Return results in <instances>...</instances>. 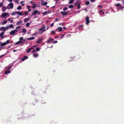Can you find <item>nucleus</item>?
Wrapping results in <instances>:
<instances>
[{"label": "nucleus", "mask_w": 124, "mask_h": 124, "mask_svg": "<svg viewBox=\"0 0 124 124\" xmlns=\"http://www.w3.org/2000/svg\"><path fill=\"white\" fill-rule=\"evenodd\" d=\"M98 6L100 8H102L103 7L102 5H98Z\"/></svg>", "instance_id": "58836bf2"}, {"label": "nucleus", "mask_w": 124, "mask_h": 124, "mask_svg": "<svg viewBox=\"0 0 124 124\" xmlns=\"http://www.w3.org/2000/svg\"><path fill=\"white\" fill-rule=\"evenodd\" d=\"M8 1H9L10 2H11L12 1V0H8Z\"/></svg>", "instance_id": "e2e57ef3"}, {"label": "nucleus", "mask_w": 124, "mask_h": 124, "mask_svg": "<svg viewBox=\"0 0 124 124\" xmlns=\"http://www.w3.org/2000/svg\"><path fill=\"white\" fill-rule=\"evenodd\" d=\"M10 73V71L9 70H8V71H5V73L6 74H7L8 73Z\"/></svg>", "instance_id": "5701e85b"}, {"label": "nucleus", "mask_w": 124, "mask_h": 124, "mask_svg": "<svg viewBox=\"0 0 124 124\" xmlns=\"http://www.w3.org/2000/svg\"><path fill=\"white\" fill-rule=\"evenodd\" d=\"M31 11V9H29L28 11V12H29L30 11Z\"/></svg>", "instance_id": "bf43d9fd"}, {"label": "nucleus", "mask_w": 124, "mask_h": 124, "mask_svg": "<svg viewBox=\"0 0 124 124\" xmlns=\"http://www.w3.org/2000/svg\"><path fill=\"white\" fill-rule=\"evenodd\" d=\"M38 54H33V56L35 57H37Z\"/></svg>", "instance_id": "b1692460"}, {"label": "nucleus", "mask_w": 124, "mask_h": 124, "mask_svg": "<svg viewBox=\"0 0 124 124\" xmlns=\"http://www.w3.org/2000/svg\"><path fill=\"white\" fill-rule=\"evenodd\" d=\"M9 42V40H7L6 42H4V43H1V46H4L6 45Z\"/></svg>", "instance_id": "39448f33"}, {"label": "nucleus", "mask_w": 124, "mask_h": 124, "mask_svg": "<svg viewBox=\"0 0 124 124\" xmlns=\"http://www.w3.org/2000/svg\"><path fill=\"white\" fill-rule=\"evenodd\" d=\"M30 25V23H28L26 24V26L28 27Z\"/></svg>", "instance_id": "f704fd0d"}, {"label": "nucleus", "mask_w": 124, "mask_h": 124, "mask_svg": "<svg viewBox=\"0 0 124 124\" xmlns=\"http://www.w3.org/2000/svg\"><path fill=\"white\" fill-rule=\"evenodd\" d=\"M17 50H13V51L14 52H15Z\"/></svg>", "instance_id": "69168bd1"}, {"label": "nucleus", "mask_w": 124, "mask_h": 124, "mask_svg": "<svg viewBox=\"0 0 124 124\" xmlns=\"http://www.w3.org/2000/svg\"><path fill=\"white\" fill-rule=\"evenodd\" d=\"M9 28V26H7L6 27H5V30H7Z\"/></svg>", "instance_id": "ea45409f"}, {"label": "nucleus", "mask_w": 124, "mask_h": 124, "mask_svg": "<svg viewBox=\"0 0 124 124\" xmlns=\"http://www.w3.org/2000/svg\"><path fill=\"white\" fill-rule=\"evenodd\" d=\"M46 27L45 25H43L40 29H39L38 33L40 34H41L45 31H46V30L45 29Z\"/></svg>", "instance_id": "f03ea898"}, {"label": "nucleus", "mask_w": 124, "mask_h": 124, "mask_svg": "<svg viewBox=\"0 0 124 124\" xmlns=\"http://www.w3.org/2000/svg\"><path fill=\"white\" fill-rule=\"evenodd\" d=\"M86 24H88L90 23V21L89 20V17L88 16H87L86 18Z\"/></svg>", "instance_id": "0eeeda50"}, {"label": "nucleus", "mask_w": 124, "mask_h": 124, "mask_svg": "<svg viewBox=\"0 0 124 124\" xmlns=\"http://www.w3.org/2000/svg\"><path fill=\"white\" fill-rule=\"evenodd\" d=\"M13 7V4L12 3H9L8 5V8L9 9H12Z\"/></svg>", "instance_id": "20e7f679"}, {"label": "nucleus", "mask_w": 124, "mask_h": 124, "mask_svg": "<svg viewBox=\"0 0 124 124\" xmlns=\"http://www.w3.org/2000/svg\"><path fill=\"white\" fill-rule=\"evenodd\" d=\"M57 41H55L54 42V43H56L57 42Z\"/></svg>", "instance_id": "5fc2aeb1"}, {"label": "nucleus", "mask_w": 124, "mask_h": 124, "mask_svg": "<svg viewBox=\"0 0 124 124\" xmlns=\"http://www.w3.org/2000/svg\"><path fill=\"white\" fill-rule=\"evenodd\" d=\"M35 50H34L33 51H32L31 52L32 53H33V52H35Z\"/></svg>", "instance_id": "13d9d810"}, {"label": "nucleus", "mask_w": 124, "mask_h": 124, "mask_svg": "<svg viewBox=\"0 0 124 124\" xmlns=\"http://www.w3.org/2000/svg\"><path fill=\"white\" fill-rule=\"evenodd\" d=\"M61 13L63 16L67 15L68 14L67 12H64L62 11L61 12Z\"/></svg>", "instance_id": "1a4fd4ad"}, {"label": "nucleus", "mask_w": 124, "mask_h": 124, "mask_svg": "<svg viewBox=\"0 0 124 124\" xmlns=\"http://www.w3.org/2000/svg\"><path fill=\"white\" fill-rule=\"evenodd\" d=\"M23 38L22 37H21L19 39L20 41H21V40L23 39Z\"/></svg>", "instance_id": "a18cd8bd"}, {"label": "nucleus", "mask_w": 124, "mask_h": 124, "mask_svg": "<svg viewBox=\"0 0 124 124\" xmlns=\"http://www.w3.org/2000/svg\"><path fill=\"white\" fill-rule=\"evenodd\" d=\"M28 57L26 56H24L23 58L21 59L22 61H23L26 59H27L28 58Z\"/></svg>", "instance_id": "ddd939ff"}, {"label": "nucleus", "mask_w": 124, "mask_h": 124, "mask_svg": "<svg viewBox=\"0 0 124 124\" xmlns=\"http://www.w3.org/2000/svg\"><path fill=\"white\" fill-rule=\"evenodd\" d=\"M4 32H2L0 34V37H1V38H3L4 37L3 36V35L4 34Z\"/></svg>", "instance_id": "4468645a"}, {"label": "nucleus", "mask_w": 124, "mask_h": 124, "mask_svg": "<svg viewBox=\"0 0 124 124\" xmlns=\"http://www.w3.org/2000/svg\"><path fill=\"white\" fill-rule=\"evenodd\" d=\"M90 2L89 1H87V2L85 3V4L86 5H88L90 4Z\"/></svg>", "instance_id": "c756f323"}, {"label": "nucleus", "mask_w": 124, "mask_h": 124, "mask_svg": "<svg viewBox=\"0 0 124 124\" xmlns=\"http://www.w3.org/2000/svg\"><path fill=\"white\" fill-rule=\"evenodd\" d=\"M38 14V15L40 14V12L38 10H35L32 13L31 15V16L33 15H35L36 14Z\"/></svg>", "instance_id": "7ed1b4c3"}, {"label": "nucleus", "mask_w": 124, "mask_h": 124, "mask_svg": "<svg viewBox=\"0 0 124 124\" xmlns=\"http://www.w3.org/2000/svg\"><path fill=\"white\" fill-rule=\"evenodd\" d=\"M58 20V19H56L55 20V22L57 21Z\"/></svg>", "instance_id": "052dcab7"}, {"label": "nucleus", "mask_w": 124, "mask_h": 124, "mask_svg": "<svg viewBox=\"0 0 124 124\" xmlns=\"http://www.w3.org/2000/svg\"><path fill=\"white\" fill-rule=\"evenodd\" d=\"M47 2H44V3H43L42 4V5L45 6V5H47Z\"/></svg>", "instance_id": "4c0bfd02"}, {"label": "nucleus", "mask_w": 124, "mask_h": 124, "mask_svg": "<svg viewBox=\"0 0 124 124\" xmlns=\"http://www.w3.org/2000/svg\"><path fill=\"white\" fill-rule=\"evenodd\" d=\"M42 38H39L37 40L36 43H39L42 40Z\"/></svg>", "instance_id": "9b49d317"}, {"label": "nucleus", "mask_w": 124, "mask_h": 124, "mask_svg": "<svg viewBox=\"0 0 124 124\" xmlns=\"http://www.w3.org/2000/svg\"><path fill=\"white\" fill-rule=\"evenodd\" d=\"M23 43L22 42V41H18L17 42L16 44V45H17L19 44L20 43Z\"/></svg>", "instance_id": "4be33fe9"}, {"label": "nucleus", "mask_w": 124, "mask_h": 124, "mask_svg": "<svg viewBox=\"0 0 124 124\" xmlns=\"http://www.w3.org/2000/svg\"><path fill=\"white\" fill-rule=\"evenodd\" d=\"M24 13L26 15H27L28 14V13L27 12H25Z\"/></svg>", "instance_id": "6e6d98bb"}, {"label": "nucleus", "mask_w": 124, "mask_h": 124, "mask_svg": "<svg viewBox=\"0 0 124 124\" xmlns=\"http://www.w3.org/2000/svg\"><path fill=\"white\" fill-rule=\"evenodd\" d=\"M14 1L16 3H18V0H14Z\"/></svg>", "instance_id": "c03bdc74"}, {"label": "nucleus", "mask_w": 124, "mask_h": 124, "mask_svg": "<svg viewBox=\"0 0 124 124\" xmlns=\"http://www.w3.org/2000/svg\"><path fill=\"white\" fill-rule=\"evenodd\" d=\"M5 30V27H1L0 28V30L1 31H3V30Z\"/></svg>", "instance_id": "a878e982"}, {"label": "nucleus", "mask_w": 124, "mask_h": 124, "mask_svg": "<svg viewBox=\"0 0 124 124\" xmlns=\"http://www.w3.org/2000/svg\"><path fill=\"white\" fill-rule=\"evenodd\" d=\"M22 22V21H20L17 22L16 23V25H19Z\"/></svg>", "instance_id": "6ab92c4d"}, {"label": "nucleus", "mask_w": 124, "mask_h": 124, "mask_svg": "<svg viewBox=\"0 0 124 124\" xmlns=\"http://www.w3.org/2000/svg\"><path fill=\"white\" fill-rule=\"evenodd\" d=\"M35 38L34 37H30L29 38H28L27 39V40H31L34 39H35Z\"/></svg>", "instance_id": "aec40b11"}, {"label": "nucleus", "mask_w": 124, "mask_h": 124, "mask_svg": "<svg viewBox=\"0 0 124 124\" xmlns=\"http://www.w3.org/2000/svg\"><path fill=\"white\" fill-rule=\"evenodd\" d=\"M16 14V12H14L11 13V15H15Z\"/></svg>", "instance_id": "2f4dec72"}, {"label": "nucleus", "mask_w": 124, "mask_h": 124, "mask_svg": "<svg viewBox=\"0 0 124 124\" xmlns=\"http://www.w3.org/2000/svg\"><path fill=\"white\" fill-rule=\"evenodd\" d=\"M51 40H53V39H49L47 40V43H49L51 41Z\"/></svg>", "instance_id": "473e14b6"}, {"label": "nucleus", "mask_w": 124, "mask_h": 124, "mask_svg": "<svg viewBox=\"0 0 124 124\" xmlns=\"http://www.w3.org/2000/svg\"><path fill=\"white\" fill-rule=\"evenodd\" d=\"M33 48H34V47H31V48H29L28 49V51L27 52V53H29L30 52V51L31 50H32V49H33Z\"/></svg>", "instance_id": "2eb2a0df"}, {"label": "nucleus", "mask_w": 124, "mask_h": 124, "mask_svg": "<svg viewBox=\"0 0 124 124\" xmlns=\"http://www.w3.org/2000/svg\"><path fill=\"white\" fill-rule=\"evenodd\" d=\"M21 5L22 6H23L24 5V4H22Z\"/></svg>", "instance_id": "338daca9"}, {"label": "nucleus", "mask_w": 124, "mask_h": 124, "mask_svg": "<svg viewBox=\"0 0 124 124\" xmlns=\"http://www.w3.org/2000/svg\"><path fill=\"white\" fill-rule=\"evenodd\" d=\"M27 8H30V6H28V7H27Z\"/></svg>", "instance_id": "774afa93"}, {"label": "nucleus", "mask_w": 124, "mask_h": 124, "mask_svg": "<svg viewBox=\"0 0 124 124\" xmlns=\"http://www.w3.org/2000/svg\"><path fill=\"white\" fill-rule=\"evenodd\" d=\"M36 6V4H34V5L33 6L32 8L33 9H34L35 8V7Z\"/></svg>", "instance_id": "a19ab883"}, {"label": "nucleus", "mask_w": 124, "mask_h": 124, "mask_svg": "<svg viewBox=\"0 0 124 124\" xmlns=\"http://www.w3.org/2000/svg\"><path fill=\"white\" fill-rule=\"evenodd\" d=\"M91 0V1L92 2H94L95 1V0Z\"/></svg>", "instance_id": "3c124183"}, {"label": "nucleus", "mask_w": 124, "mask_h": 124, "mask_svg": "<svg viewBox=\"0 0 124 124\" xmlns=\"http://www.w3.org/2000/svg\"><path fill=\"white\" fill-rule=\"evenodd\" d=\"M7 15L8 16L9 15L8 13H4L2 14V17H4Z\"/></svg>", "instance_id": "6e6552de"}, {"label": "nucleus", "mask_w": 124, "mask_h": 124, "mask_svg": "<svg viewBox=\"0 0 124 124\" xmlns=\"http://www.w3.org/2000/svg\"><path fill=\"white\" fill-rule=\"evenodd\" d=\"M9 26V28L10 27V28H14V27L13 26V24H10Z\"/></svg>", "instance_id": "7c9ffc66"}, {"label": "nucleus", "mask_w": 124, "mask_h": 124, "mask_svg": "<svg viewBox=\"0 0 124 124\" xmlns=\"http://www.w3.org/2000/svg\"><path fill=\"white\" fill-rule=\"evenodd\" d=\"M17 31V30H14L12 31L10 33V35H12L14 34Z\"/></svg>", "instance_id": "423d86ee"}, {"label": "nucleus", "mask_w": 124, "mask_h": 124, "mask_svg": "<svg viewBox=\"0 0 124 124\" xmlns=\"http://www.w3.org/2000/svg\"><path fill=\"white\" fill-rule=\"evenodd\" d=\"M3 6V3H0V7H2Z\"/></svg>", "instance_id": "49530a36"}, {"label": "nucleus", "mask_w": 124, "mask_h": 124, "mask_svg": "<svg viewBox=\"0 0 124 124\" xmlns=\"http://www.w3.org/2000/svg\"><path fill=\"white\" fill-rule=\"evenodd\" d=\"M22 32L23 33H25L26 32V30L25 28H23L22 30Z\"/></svg>", "instance_id": "412c9836"}, {"label": "nucleus", "mask_w": 124, "mask_h": 124, "mask_svg": "<svg viewBox=\"0 0 124 124\" xmlns=\"http://www.w3.org/2000/svg\"><path fill=\"white\" fill-rule=\"evenodd\" d=\"M20 27H21V26H18L16 28V30H17V29L19 28Z\"/></svg>", "instance_id": "de8ad7c7"}, {"label": "nucleus", "mask_w": 124, "mask_h": 124, "mask_svg": "<svg viewBox=\"0 0 124 124\" xmlns=\"http://www.w3.org/2000/svg\"><path fill=\"white\" fill-rule=\"evenodd\" d=\"M83 26L82 25H80L79 26V28L80 27H82Z\"/></svg>", "instance_id": "4d7b16f0"}, {"label": "nucleus", "mask_w": 124, "mask_h": 124, "mask_svg": "<svg viewBox=\"0 0 124 124\" xmlns=\"http://www.w3.org/2000/svg\"><path fill=\"white\" fill-rule=\"evenodd\" d=\"M16 14H18L19 16H22L23 15V14L22 13L19 11L16 12Z\"/></svg>", "instance_id": "9d476101"}, {"label": "nucleus", "mask_w": 124, "mask_h": 124, "mask_svg": "<svg viewBox=\"0 0 124 124\" xmlns=\"http://www.w3.org/2000/svg\"><path fill=\"white\" fill-rule=\"evenodd\" d=\"M99 13L100 14H101V13H102L103 15H104L105 14V12H103V11L102 10H99Z\"/></svg>", "instance_id": "f3484780"}, {"label": "nucleus", "mask_w": 124, "mask_h": 124, "mask_svg": "<svg viewBox=\"0 0 124 124\" xmlns=\"http://www.w3.org/2000/svg\"><path fill=\"white\" fill-rule=\"evenodd\" d=\"M23 1H21L20 2V3L21 4H22V3H23Z\"/></svg>", "instance_id": "680f3d73"}, {"label": "nucleus", "mask_w": 124, "mask_h": 124, "mask_svg": "<svg viewBox=\"0 0 124 124\" xmlns=\"http://www.w3.org/2000/svg\"><path fill=\"white\" fill-rule=\"evenodd\" d=\"M5 54H3V55H0V58H1L3 56H4Z\"/></svg>", "instance_id": "864d4df0"}, {"label": "nucleus", "mask_w": 124, "mask_h": 124, "mask_svg": "<svg viewBox=\"0 0 124 124\" xmlns=\"http://www.w3.org/2000/svg\"><path fill=\"white\" fill-rule=\"evenodd\" d=\"M64 35H63L62 36V37H61V38H62L64 37Z\"/></svg>", "instance_id": "0e129e2a"}, {"label": "nucleus", "mask_w": 124, "mask_h": 124, "mask_svg": "<svg viewBox=\"0 0 124 124\" xmlns=\"http://www.w3.org/2000/svg\"><path fill=\"white\" fill-rule=\"evenodd\" d=\"M80 4L78 3V9H80Z\"/></svg>", "instance_id": "79ce46f5"}, {"label": "nucleus", "mask_w": 124, "mask_h": 124, "mask_svg": "<svg viewBox=\"0 0 124 124\" xmlns=\"http://www.w3.org/2000/svg\"><path fill=\"white\" fill-rule=\"evenodd\" d=\"M7 22V21L6 20H4L3 21V22L2 23V25H3L5 24Z\"/></svg>", "instance_id": "c85d7f7f"}, {"label": "nucleus", "mask_w": 124, "mask_h": 124, "mask_svg": "<svg viewBox=\"0 0 124 124\" xmlns=\"http://www.w3.org/2000/svg\"><path fill=\"white\" fill-rule=\"evenodd\" d=\"M57 30H58L59 31H61L62 30V27H60L57 29Z\"/></svg>", "instance_id": "bb28decb"}, {"label": "nucleus", "mask_w": 124, "mask_h": 124, "mask_svg": "<svg viewBox=\"0 0 124 124\" xmlns=\"http://www.w3.org/2000/svg\"><path fill=\"white\" fill-rule=\"evenodd\" d=\"M36 50L37 51H39L40 50V49L39 48V47H37L36 48Z\"/></svg>", "instance_id": "37998d69"}, {"label": "nucleus", "mask_w": 124, "mask_h": 124, "mask_svg": "<svg viewBox=\"0 0 124 124\" xmlns=\"http://www.w3.org/2000/svg\"><path fill=\"white\" fill-rule=\"evenodd\" d=\"M73 7V6L72 5H70L68 7V8H72Z\"/></svg>", "instance_id": "c9c22d12"}, {"label": "nucleus", "mask_w": 124, "mask_h": 124, "mask_svg": "<svg viewBox=\"0 0 124 124\" xmlns=\"http://www.w3.org/2000/svg\"><path fill=\"white\" fill-rule=\"evenodd\" d=\"M7 7L5 6H3L2 9V11L3 12H5L7 9Z\"/></svg>", "instance_id": "dca6fc26"}, {"label": "nucleus", "mask_w": 124, "mask_h": 124, "mask_svg": "<svg viewBox=\"0 0 124 124\" xmlns=\"http://www.w3.org/2000/svg\"><path fill=\"white\" fill-rule=\"evenodd\" d=\"M51 12L50 11H46L44 12L43 13V15H45L47 14L48 13H50Z\"/></svg>", "instance_id": "f8f14e48"}, {"label": "nucleus", "mask_w": 124, "mask_h": 124, "mask_svg": "<svg viewBox=\"0 0 124 124\" xmlns=\"http://www.w3.org/2000/svg\"><path fill=\"white\" fill-rule=\"evenodd\" d=\"M54 24L53 23H52L50 25V26L51 27H53V26Z\"/></svg>", "instance_id": "09e8293b"}, {"label": "nucleus", "mask_w": 124, "mask_h": 124, "mask_svg": "<svg viewBox=\"0 0 124 124\" xmlns=\"http://www.w3.org/2000/svg\"><path fill=\"white\" fill-rule=\"evenodd\" d=\"M8 21H10V22L12 23L13 21V20L11 19L10 18H9L8 19Z\"/></svg>", "instance_id": "393cba45"}, {"label": "nucleus", "mask_w": 124, "mask_h": 124, "mask_svg": "<svg viewBox=\"0 0 124 124\" xmlns=\"http://www.w3.org/2000/svg\"><path fill=\"white\" fill-rule=\"evenodd\" d=\"M30 19V18H25L24 20V22H26L27 21H28Z\"/></svg>", "instance_id": "a211bd4d"}, {"label": "nucleus", "mask_w": 124, "mask_h": 124, "mask_svg": "<svg viewBox=\"0 0 124 124\" xmlns=\"http://www.w3.org/2000/svg\"><path fill=\"white\" fill-rule=\"evenodd\" d=\"M67 9V7H65L63 9V11L64 12Z\"/></svg>", "instance_id": "e433bc0d"}, {"label": "nucleus", "mask_w": 124, "mask_h": 124, "mask_svg": "<svg viewBox=\"0 0 124 124\" xmlns=\"http://www.w3.org/2000/svg\"><path fill=\"white\" fill-rule=\"evenodd\" d=\"M51 32L53 34H54L55 33V32L53 31H52Z\"/></svg>", "instance_id": "603ef678"}, {"label": "nucleus", "mask_w": 124, "mask_h": 124, "mask_svg": "<svg viewBox=\"0 0 124 124\" xmlns=\"http://www.w3.org/2000/svg\"><path fill=\"white\" fill-rule=\"evenodd\" d=\"M115 5L116 6L117 9L119 10H121L122 11L124 9V7L121 6L119 3L116 4Z\"/></svg>", "instance_id": "f257e3e1"}, {"label": "nucleus", "mask_w": 124, "mask_h": 124, "mask_svg": "<svg viewBox=\"0 0 124 124\" xmlns=\"http://www.w3.org/2000/svg\"><path fill=\"white\" fill-rule=\"evenodd\" d=\"M74 1V0H70L69 2V3L70 4H71L73 3Z\"/></svg>", "instance_id": "72a5a7b5"}, {"label": "nucleus", "mask_w": 124, "mask_h": 124, "mask_svg": "<svg viewBox=\"0 0 124 124\" xmlns=\"http://www.w3.org/2000/svg\"><path fill=\"white\" fill-rule=\"evenodd\" d=\"M55 1H56V4H57L59 0H54Z\"/></svg>", "instance_id": "8fccbe9b"}, {"label": "nucleus", "mask_w": 124, "mask_h": 124, "mask_svg": "<svg viewBox=\"0 0 124 124\" xmlns=\"http://www.w3.org/2000/svg\"><path fill=\"white\" fill-rule=\"evenodd\" d=\"M21 8H22L20 6H19L17 8V9L18 10H19L21 9Z\"/></svg>", "instance_id": "cd10ccee"}]
</instances>
